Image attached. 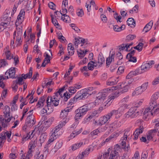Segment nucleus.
Listing matches in <instances>:
<instances>
[{
  "label": "nucleus",
  "instance_id": "1",
  "mask_svg": "<svg viewBox=\"0 0 159 159\" xmlns=\"http://www.w3.org/2000/svg\"><path fill=\"white\" fill-rule=\"evenodd\" d=\"M150 105L149 107L146 108L144 111L143 114L146 116H148L150 115H156L159 113V105L152 112V110L156 108L157 106L156 104V102L155 101H153V102H151L150 103Z\"/></svg>",
  "mask_w": 159,
  "mask_h": 159
},
{
  "label": "nucleus",
  "instance_id": "2",
  "mask_svg": "<svg viewBox=\"0 0 159 159\" xmlns=\"http://www.w3.org/2000/svg\"><path fill=\"white\" fill-rule=\"evenodd\" d=\"M58 94H57L56 93H55V95L52 97L48 96L46 100L47 107H49L52 103L55 106H57L59 104L60 99V97Z\"/></svg>",
  "mask_w": 159,
  "mask_h": 159
},
{
  "label": "nucleus",
  "instance_id": "3",
  "mask_svg": "<svg viewBox=\"0 0 159 159\" xmlns=\"http://www.w3.org/2000/svg\"><path fill=\"white\" fill-rule=\"evenodd\" d=\"M88 111L85 105L79 107L75 111L76 113L75 116V119L77 120L82 118Z\"/></svg>",
  "mask_w": 159,
  "mask_h": 159
},
{
  "label": "nucleus",
  "instance_id": "4",
  "mask_svg": "<svg viewBox=\"0 0 159 159\" xmlns=\"http://www.w3.org/2000/svg\"><path fill=\"white\" fill-rule=\"evenodd\" d=\"M108 89H104L101 92L98 93L97 98L98 102L99 101H100V102H103L108 95Z\"/></svg>",
  "mask_w": 159,
  "mask_h": 159
},
{
  "label": "nucleus",
  "instance_id": "5",
  "mask_svg": "<svg viewBox=\"0 0 159 159\" xmlns=\"http://www.w3.org/2000/svg\"><path fill=\"white\" fill-rule=\"evenodd\" d=\"M154 63V61H149L148 62H143L141 66V70L143 71L142 72L148 70L152 67V65Z\"/></svg>",
  "mask_w": 159,
  "mask_h": 159
},
{
  "label": "nucleus",
  "instance_id": "6",
  "mask_svg": "<svg viewBox=\"0 0 159 159\" xmlns=\"http://www.w3.org/2000/svg\"><path fill=\"white\" fill-rule=\"evenodd\" d=\"M93 89L92 87L87 88L84 89V90L80 91L79 92V93H80V94L81 96H82V95L84 97H83V99H84L91 95V94L89 92L92 91Z\"/></svg>",
  "mask_w": 159,
  "mask_h": 159
},
{
  "label": "nucleus",
  "instance_id": "7",
  "mask_svg": "<svg viewBox=\"0 0 159 159\" xmlns=\"http://www.w3.org/2000/svg\"><path fill=\"white\" fill-rule=\"evenodd\" d=\"M113 115L115 116V118L118 119L120 117V113L118 112V110H113L105 116L108 120Z\"/></svg>",
  "mask_w": 159,
  "mask_h": 159
},
{
  "label": "nucleus",
  "instance_id": "8",
  "mask_svg": "<svg viewBox=\"0 0 159 159\" xmlns=\"http://www.w3.org/2000/svg\"><path fill=\"white\" fill-rule=\"evenodd\" d=\"M6 108V110L3 113L4 114L5 117H9L7 119L5 120V122L7 121V122H9L11 120V119L12 118V116H10V107L8 106H6L5 107Z\"/></svg>",
  "mask_w": 159,
  "mask_h": 159
},
{
  "label": "nucleus",
  "instance_id": "9",
  "mask_svg": "<svg viewBox=\"0 0 159 159\" xmlns=\"http://www.w3.org/2000/svg\"><path fill=\"white\" fill-rule=\"evenodd\" d=\"M93 150V148L91 147L86 148L84 152H82V154H80L77 157L76 159H82L84 156L88 155L90 152H92Z\"/></svg>",
  "mask_w": 159,
  "mask_h": 159
},
{
  "label": "nucleus",
  "instance_id": "10",
  "mask_svg": "<svg viewBox=\"0 0 159 159\" xmlns=\"http://www.w3.org/2000/svg\"><path fill=\"white\" fill-rule=\"evenodd\" d=\"M32 115H30L26 119L25 124H27L28 126L31 127L35 123V121L34 120V118H32Z\"/></svg>",
  "mask_w": 159,
  "mask_h": 159
},
{
  "label": "nucleus",
  "instance_id": "11",
  "mask_svg": "<svg viewBox=\"0 0 159 159\" xmlns=\"http://www.w3.org/2000/svg\"><path fill=\"white\" fill-rule=\"evenodd\" d=\"M80 95L79 92H78L76 95L73 98L70 99L69 102V104H70V105H71L74 103L75 102H76L77 100L83 99V97H84L82 95V96H81Z\"/></svg>",
  "mask_w": 159,
  "mask_h": 159
},
{
  "label": "nucleus",
  "instance_id": "12",
  "mask_svg": "<svg viewBox=\"0 0 159 159\" xmlns=\"http://www.w3.org/2000/svg\"><path fill=\"white\" fill-rule=\"evenodd\" d=\"M143 129V126H140L139 128L136 129L133 134L134 136V139L135 140L138 139L139 135L142 133Z\"/></svg>",
  "mask_w": 159,
  "mask_h": 159
},
{
  "label": "nucleus",
  "instance_id": "13",
  "mask_svg": "<svg viewBox=\"0 0 159 159\" xmlns=\"http://www.w3.org/2000/svg\"><path fill=\"white\" fill-rule=\"evenodd\" d=\"M115 53L113 52L112 53L109 54V57H107L106 60V66L109 67L111 63L114 61Z\"/></svg>",
  "mask_w": 159,
  "mask_h": 159
},
{
  "label": "nucleus",
  "instance_id": "14",
  "mask_svg": "<svg viewBox=\"0 0 159 159\" xmlns=\"http://www.w3.org/2000/svg\"><path fill=\"white\" fill-rule=\"evenodd\" d=\"M70 109L68 108H66L62 110L60 113V117L62 119H64L68 114V112L70 111Z\"/></svg>",
  "mask_w": 159,
  "mask_h": 159
},
{
  "label": "nucleus",
  "instance_id": "15",
  "mask_svg": "<svg viewBox=\"0 0 159 159\" xmlns=\"http://www.w3.org/2000/svg\"><path fill=\"white\" fill-rule=\"evenodd\" d=\"M120 149V146L118 144H116L114 147L113 151L111 153V155L114 156V158H117L119 155L117 151H119Z\"/></svg>",
  "mask_w": 159,
  "mask_h": 159
},
{
  "label": "nucleus",
  "instance_id": "16",
  "mask_svg": "<svg viewBox=\"0 0 159 159\" xmlns=\"http://www.w3.org/2000/svg\"><path fill=\"white\" fill-rule=\"evenodd\" d=\"M15 68L11 67L9 70L7 71L5 75H6L8 74L10 78H15Z\"/></svg>",
  "mask_w": 159,
  "mask_h": 159
},
{
  "label": "nucleus",
  "instance_id": "17",
  "mask_svg": "<svg viewBox=\"0 0 159 159\" xmlns=\"http://www.w3.org/2000/svg\"><path fill=\"white\" fill-rule=\"evenodd\" d=\"M120 126V121L118 120L115 121L114 122L110 125V127H111V128H112V129H111L110 130L111 132H112L114 129L117 128Z\"/></svg>",
  "mask_w": 159,
  "mask_h": 159
},
{
  "label": "nucleus",
  "instance_id": "18",
  "mask_svg": "<svg viewBox=\"0 0 159 159\" xmlns=\"http://www.w3.org/2000/svg\"><path fill=\"white\" fill-rule=\"evenodd\" d=\"M98 64H97V61H91L88 64V67L89 70H92L94 68V66L97 67Z\"/></svg>",
  "mask_w": 159,
  "mask_h": 159
},
{
  "label": "nucleus",
  "instance_id": "19",
  "mask_svg": "<svg viewBox=\"0 0 159 159\" xmlns=\"http://www.w3.org/2000/svg\"><path fill=\"white\" fill-rule=\"evenodd\" d=\"M96 61L98 63V66L100 67L102 64L105 63V58L103 56L99 54L98 57V61Z\"/></svg>",
  "mask_w": 159,
  "mask_h": 159
},
{
  "label": "nucleus",
  "instance_id": "20",
  "mask_svg": "<svg viewBox=\"0 0 159 159\" xmlns=\"http://www.w3.org/2000/svg\"><path fill=\"white\" fill-rule=\"evenodd\" d=\"M67 50L69 55L72 56L74 54L75 52V48L74 47L72 46V45L71 43H70L68 44L67 47Z\"/></svg>",
  "mask_w": 159,
  "mask_h": 159
},
{
  "label": "nucleus",
  "instance_id": "21",
  "mask_svg": "<svg viewBox=\"0 0 159 159\" xmlns=\"http://www.w3.org/2000/svg\"><path fill=\"white\" fill-rule=\"evenodd\" d=\"M60 13L62 16L61 17V19H62L64 22L68 23H69L71 22L70 18L68 15H67L66 14H62V13L61 12Z\"/></svg>",
  "mask_w": 159,
  "mask_h": 159
},
{
  "label": "nucleus",
  "instance_id": "22",
  "mask_svg": "<svg viewBox=\"0 0 159 159\" xmlns=\"http://www.w3.org/2000/svg\"><path fill=\"white\" fill-rule=\"evenodd\" d=\"M153 24L152 21H150L144 27L143 30L145 31V33H147L151 29Z\"/></svg>",
  "mask_w": 159,
  "mask_h": 159
},
{
  "label": "nucleus",
  "instance_id": "23",
  "mask_svg": "<svg viewBox=\"0 0 159 159\" xmlns=\"http://www.w3.org/2000/svg\"><path fill=\"white\" fill-rule=\"evenodd\" d=\"M61 128V125H58L52 130L51 131L52 134H54V135L56 136H58L59 134L58 132L59 131Z\"/></svg>",
  "mask_w": 159,
  "mask_h": 159
},
{
  "label": "nucleus",
  "instance_id": "24",
  "mask_svg": "<svg viewBox=\"0 0 159 159\" xmlns=\"http://www.w3.org/2000/svg\"><path fill=\"white\" fill-rule=\"evenodd\" d=\"M127 23L129 26H130L131 27H132L133 26L134 27L135 26V21L133 18H129L128 19L127 21Z\"/></svg>",
  "mask_w": 159,
  "mask_h": 159
},
{
  "label": "nucleus",
  "instance_id": "25",
  "mask_svg": "<svg viewBox=\"0 0 159 159\" xmlns=\"http://www.w3.org/2000/svg\"><path fill=\"white\" fill-rule=\"evenodd\" d=\"M108 121L106 116H103L101 117L99 119V124L100 126H101L102 125L105 124Z\"/></svg>",
  "mask_w": 159,
  "mask_h": 159
},
{
  "label": "nucleus",
  "instance_id": "26",
  "mask_svg": "<svg viewBox=\"0 0 159 159\" xmlns=\"http://www.w3.org/2000/svg\"><path fill=\"white\" fill-rule=\"evenodd\" d=\"M143 91V89H141L140 87H137L132 93V96H134L135 95H138L141 94Z\"/></svg>",
  "mask_w": 159,
  "mask_h": 159
},
{
  "label": "nucleus",
  "instance_id": "27",
  "mask_svg": "<svg viewBox=\"0 0 159 159\" xmlns=\"http://www.w3.org/2000/svg\"><path fill=\"white\" fill-rule=\"evenodd\" d=\"M138 107V106H136L133 107H132L129 110V111L133 114L136 115V117L139 115V111L137 110V107Z\"/></svg>",
  "mask_w": 159,
  "mask_h": 159
},
{
  "label": "nucleus",
  "instance_id": "28",
  "mask_svg": "<svg viewBox=\"0 0 159 159\" xmlns=\"http://www.w3.org/2000/svg\"><path fill=\"white\" fill-rule=\"evenodd\" d=\"M34 131L31 132L30 136H29V137H28V135H24L23 136L22 138V141L21 142L22 143H23L25 141L28 140L29 139H31L33 137L34 134H33Z\"/></svg>",
  "mask_w": 159,
  "mask_h": 159
},
{
  "label": "nucleus",
  "instance_id": "29",
  "mask_svg": "<svg viewBox=\"0 0 159 159\" xmlns=\"http://www.w3.org/2000/svg\"><path fill=\"white\" fill-rule=\"evenodd\" d=\"M34 131L31 132L30 136H29V137H28V135H24L23 136L22 138V141L21 142L22 143H23L25 141L28 140L29 139H31L33 137L34 134H33Z\"/></svg>",
  "mask_w": 159,
  "mask_h": 159
},
{
  "label": "nucleus",
  "instance_id": "30",
  "mask_svg": "<svg viewBox=\"0 0 159 159\" xmlns=\"http://www.w3.org/2000/svg\"><path fill=\"white\" fill-rule=\"evenodd\" d=\"M130 112L129 111H128L125 115V118H128L130 117L131 118H134L136 117V115L135 114H133Z\"/></svg>",
  "mask_w": 159,
  "mask_h": 159
},
{
  "label": "nucleus",
  "instance_id": "31",
  "mask_svg": "<svg viewBox=\"0 0 159 159\" xmlns=\"http://www.w3.org/2000/svg\"><path fill=\"white\" fill-rule=\"evenodd\" d=\"M82 144V142H79L74 144L72 146L71 149L73 151L79 148Z\"/></svg>",
  "mask_w": 159,
  "mask_h": 159
},
{
  "label": "nucleus",
  "instance_id": "32",
  "mask_svg": "<svg viewBox=\"0 0 159 159\" xmlns=\"http://www.w3.org/2000/svg\"><path fill=\"white\" fill-rule=\"evenodd\" d=\"M99 112V111L98 110H96L94 111L92 114L89 116V117L87 118V120L88 121L89 120L91 119L93 117L97 115L98 113Z\"/></svg>",
  "mask_w": 159,
  "mask_h": 159
},
{
  "label": "nucleus",
  "instance_id": "33",
  "mask_svg": "<svg viewBox=\"0 0 159 159\" xmlns=\"http://www.w3.org/2000/svg\"><path fill=\"white\" fill-rule=\"evenodd\" d=\"M116 98V96H115L114 94L113 96H111L110 98H109L107 101H106L104 103L105 104V106L107 104V106L110 105L111 103H112V102H111L112 100L114 99L115 98Z\"/></svg>",
  "mask_w": 159,
  "mask_h": 159
},
{
  "label": "nucleus",
  "instance_id": "34",
  "mask_svg": "<svg viewBox=\"0 0 159 159\" xmlns=\"http://www.w3.org/2000/svg\"><path fill=\"white\" fill-rule=\"evenodd\" d=\"M22 17L23 18V17L21 16H20L19 15H18L17 19L15 23L16 26H17V25H19L22 23L23 20Z\"/></svg>",
  "mask_w": 159,
  "mask_h": 159
},
{
  "label": "nucleus",
  "instance_id": "35",
  "mask_svg": "<svg viewBox=\"0 0 159 159\" xmlns=\"http://www.w3.org/2000/svg\"><path fill=\"white\" fill-rule=\"evenodd\" d=\"M47 137V135L46 133L42 134L40 137L39 141L40 143L42 144L43 143L46 139Z\"/></svg>",
  "mask_w": 159,
  "mask_h": 159
},
{
  "label": "nucleus",
  "instance_id": "36",
  "mask_svg": "<svg viewBox=\"0 0 159 159\" xmlns=\"http://www.w3.org/2000/svg\"><path fill=\"white\" fill-rule=\"evenodd\" d=\"M142 72H140L139 70H136L134 71H131L129 72V75H131V77H133L139 74H140Z\"/></svg>",
  "mask_w": 159,
  "mask_h": 159
},
{
  "label": "nucleus",
  "instance_id": "37",
  "mask_svg": "<svg viewBox=\"0 0 159 159\" xmlns=\"http://www.w3.org/2000/svg\"><path fill=\"white\" fill-rule=\"evenodd\" d=\"M95 102H92L89 104H85V106L87 108L88 110H90L93 107H94L95 106Z\"/></svg>",
  "mask_w": 159,
  "mask_h": 159
},
{
  "label": "nucleus",
  "instance_id": "38",
  "mask_svg": "<svg viewBox=\"0 0 159 159\" xmlns=\"http://www.w3.org/2000/svg\"><path fill=\"white\" fill-rule=\"evenodd\" d=\"M52 118H50L48 120L45 121L44 123V125L45 127H49L51 124L52 122Z\"/></svg>",
  "mask_w": 159,
  "mask_h": 159
},
{
  "label": "nucleus",
  "instance_id": "39",
  "mask_svg": "<svg viewBox=\"0 0 159 159\" xmlns=\"http://www.w3.org/2000/svg\"><path fill=\"white\" fill-rule=\"evenodd\" d=\"M56 136H57L54 135V134H52L48 140V143L50 144V143L53 142L54 140L57 138Z\"/></svg>",
  "mask_w": 159,
  "mask_h": 159
},
{
  "label": "nucleus",
  "instance_id": "40",
  "mask_svg": "<svg viewBox=\"0 0 159 159\" xmlns=\"http://www.w3.org/2000/svg\"><path fill=\"white\" fill-rule=\"evenodd\" d=\"M62 145V143L61 142L58 141L57 143L54 148V149H56L55 151L60 148L61 147Z\"/></svg>",
  "mask_w": 159,
  "mask_h": 159
},
{
  "label": "nucleus",
  "instance_id": "41",
  "mask_svg": "<svg viewBox=\"0 0 159 159\" xmlns=\"http://www.w3.org/2000/svg\"><path fill=\"white\" fill-rule=\"evenodd\" d=\"M16 29L17 31V34L18 35H22V26H18V25L16 26Z\"/></svg>",
  "mask_w": 159,
  "mask_h": 159
},
{
  "label": "nucleus",
  "instance_id": "42",
  "mask_svg": "<svg viewBox=\"0 0 159 159\" xmlns=\"http://www.w3.org/2000/svg\"><path fill=\"white\" fill-rule=\"evenodd\" d=\"M11 20V17H9L8 19V21H6V22H2L0 25L3 26L7 27L8 25H9L10 23Z\"/></svg>",
  "mask_w": 159,
  "mask_h": 159
},
{
  "label": "nucleus",
  "instance_id": "43",
  "mask_svg": "<svg viewBox=\"0 0 159 159\" xmlns=\"http://www.w3.org/2000/svg\"><path fill=\"white\" fill-rule=\"evenodd\" d=\"M13 84L12 85V87L13 90L15 91H17V89L18 88V84L16 81L14 80L13 82Z\"/></svg>",
  "mask_w": 159,
  "mask_h": 159
},
{
  "label": "nucleus",
  "instance_id": "44",
  "mask_svg": "<svg viewBox=\"0 0 159 159\" xmlns=\"http://www.w3.org/2000/svg\"><path fill=\"white\" fill-rule=\"evenodd\" d=\"M49 106V107H48V111L46 109H45L44 108H43L42 112H43V113H47V114H48V113H49L52 112L53 111V109L52 108H51L50 106Z\"/></svg>",
  "mask_w": 159,
  "mask_h": 159
},
{
  "label": "nucleus",
  "instance_id": "45",
  "mask_svg": "<svg viewBox=\"0 0 159 159\" xmlns=\"http://www.w3.org/2000/svg\"><path fill=\"white\" fill-rule=\"evenodd\" d=\"M36 142L34 141L31 142L29 144V148H34L36 147Z\"/></svg>",
  "mask_w": 159,
  "mask_h": 159
},
{
  "label": "nucleus",
  "instance_id": "46",
  "mask_svg": "<svg viewBox=\"0 0 159 159\" xmlns=\"http://www.w3.org/2000/svg\"><path fill=\"white\" fill-rule=\"evenodd\" d=\"M18 80H15L16 81L17 84L19 85H21L23 84H24L25 82L23 81V79H22V78H21V77H18Z\"/></svg>",
  "mask_w": 159,
  "mask_h": 159
},
{
  "label": "nucleus",
  "instance_id": "47",
  "mask_svg": "<svg viewBox=\"0 0 159 159\" xmlns=\"http://www.w3.org/2000/svg\"><path fill=\"white\" fill-rule=\"evenodd\" d=\"M0 63L1 65L0 67H4L7 65V61L4 59H2L0 61Z\"/></svg>",
  "mask_w": 159,
  "mask_h": 159
},
{
  "label": "nucleus",
  "instance_id": "48",
  "mask_svg": "<svg viewBox=\"0 0 159 159\" xmlns=\"http://www.w3.org/2000/svg\"><path fill=\"white\" fill-rule=\"evenodd\" d=\"M126 58L128 59V61H131L133 62H136L137 61V58L136 57L131 56L130 57H128V58Z\"/></svg>",
  "mask_w": 159,
  "mask_h": 159
},
{
  "label": "nucleus",
  "instance_id": "49",
  "mask_svg": "<svg viewBox=\"0 0 159 159\" xmlns=\"http://www.w3.org/2000/svg\"><path fill=\"white\" fill-rule=\"evenodd\" d=\"M20 154H22L21 156V157L20 159H30V157L27 156V155H26L25 153L24 154L23 151H21Z\"/></svg>",
  "mask_w": 159,
  "mask_h": 159
},
{
  "label": "nucleus",
  "instance_id": "50",
  "mask_svg": "<svg viewBox=\"0 0 159 159\" xmlns=\"http://www.w3.org/2000/svg\"><path fill=\"white\" fill-rule=\"evenodd\" d=\"M65 86H64L63 87L59 89V90L56 92L57 94H58L60 95V97H62L61 93L62 92L65 90Z\"/></svg>",
  "mask_w": 159,
  "mask_h": 159
},
{
  "label": "nucleus",
  "instance_id": "51",
  "mask_svg": "<svg viewBox=\"0 0 159 159\" xmlns=\"http://www.w3.org/2000/svg\"><path fill=\"white\" fill-rule=\"evenodd\" d=\"M70 94H68L67 92L64 93V95L63 96L64 97L63 99L65 102L67 101L68 99L70 98Z\"/></svg>",
  "mask_w": 159,
  "mask_h": 159
},
{
  "label": "nucleus",
  "instance_id": "52",
  "mask_svg": "<svg viewBox=\"0 0 159 159\" xmlns=\"http://www.w3.org/2000/svg\"><path fill=\"white\" fill-rule=\"evenodd\" d=\"M5 55L6 56L7 59L8 60L11 59L12 57H11V53L10 51L8 50L5 52Z\"/></svg>",
  "mask_w": 159,
  "mask_h": 159
},
{
  "label": "nucleus",
  "instance_id": "53",
  "mask_svg": "<svg viewBox=\"0 0 159 159\" xmlns=\"http://www.w3.org/2000/svg\"><path fill=\"white\" fill-rule=\"evenodd\" d=\"M136 37V36L135 34H129L127 37V39L128 40H133Z\"/></svg>",
  "mask_w": 159,
  "mask_h": 159
},
{
  "label": "nucleus",
  "instance_id": "54",
  "mask_svg": "<svg viewBox=\"0 0 159 159\" xmlns=\"http://www.w3.org/2000/svg\"><path fill=\"white\" fill-rule=\"evenodd\" d=\"M101 17L102 21L104 23H106L107 21V19L106 16L102 14L101 15Z\"/></svg>",
  "mask_w": 159,
  "mask_h": 159
},
{
  "label": "nucleus",
  "instance_id": "55",
  "mask_svg": "<svg viewBox=\"0 0 159 159\" xmlns=\"http://www.w3.org/2000/svg\"><path fill=\"white\" fill-rule=\"evenodd\" d=\"M68 89L70 93H72L71 95L75 93L76 91V89H75L74 87H69Z\"/></svg>",
  "mask_w": 159,
  "mask_h": 159
},
{
  "label": "nucleus",
  "instance_id": "56",
  "mask_svg": "<svg viewBox=\"0 0 159 159\" xmlns=\"http://www.w3.org/2000/svg\"><path fill=\"white\" fill-rule=\"evenodd\" d=\"M99 132H100L98 129H97L91 132L90 133V135L91 136H93L97 135Z\"/></svg>",
  "mask_w": 159,
  "mask_h": 159
},
{
  "label": "nucleus",
  "instance_id": "57",
  "mask_svg": "<svg viewBox=\"0 0 159 159\" xmlns=\"http://www.w3.org/2000/svg\"><path fill=\"white\" fill-rule=\"evenodd\" d=\"M50 56L48 54H46V57L44 59L43 61L44 62L46 61V63L47 64L50 63Z\"/></svg>",
  "mask_w": 159,
  "mask_h": 159
},
{
  "label": "nucleus",
  "instance_id": "58",
  "mask_svg": "<svg viewBox=\"0 0 159 159\" xmlns=\"http://www.w3.org/2000/svg\"><path fill=\"white\" fill-rule=\"evenodd\" d=\"M54 44H56V45H57V43L55 39H53L52 40L50 41L49 43V48H52Z\"/></svg>",
  "mask_w": 159,
  "mask_h": 159
},
{
  "label": "nucleus",
  "instance_id": "59",
  "mask_svg": "<svg viewBox=\"0 0 159 159\" xmlns=\"http://www.w3.org/2000/svg\"><path fill=\"white\" fill-rule=\"evenodd\" d=\"M77 14L79 16L82 17L84 14L83 10L82 9L78 10L77 12Z\"/></svg>",
  "mask_w": 159,
  "mask_h": 159
},
{
  "label": "nucleus",
  "instance_id": "60",
  "mask_svg": "<svg viewBox=\"0 0 159 159\" xmlns=\"http://www.w3.org/2000/svg\"><path fill=\"white\" fill-rule=\"evenodd\" d=\"M35 157L36 159H43L44 158L43 155L40 154V153L37 154Z\"/></svg>",
  "mask_w": 159,
  "mask_h": 159
},
{
  "label": "nucleus",
  "instance_id": "61",
  "mask_svg": "<svg viewBox=\"0 0 159 159\" xmlns=\"http://www.w3.org/2000/svg\"><path fill=\"white\" fill-rule=\"evenodd\" d=\"M48 6L49 8L53 10L55 9V5L52 2H50L48 4Z\"/></svg>",
  "mask_w": 159,
  "mask_h": 159
},
{
  "label": "nucleus",
  "instance_id": "62",
  "mask_svg": "<svg viewBox=\"0 0 159 159\" xmlns=\"http://www.w3.org/2000/svg\"><path fill=\"white\" fill-rule=\"evenodd\" d=\"M9 17H8V15L7 13L4 14L2 19V20L5 21H8V19Z\"/></svg>",
  "mask_w": 159,
  "mask_h": 159
},
{
  "label": "nucleus",
  "instance_id": "63",
  "mask_svg": "<svg viewBox=\"0 0 159 159\" xmlns=\"http://www.w3.org/2000/svg\"><path fill=\"white\" fill-rule=\"evenodd\" d=\"M159 97V92L155 93L152 96V98L154 99V100L156 102V100Z\"/></svg>",
  "mask_w": 159,
  "mask_h": 159
},
{
  "label": "nucleus",
  "instance_id": "64",
  "mask_svg": "<svg viewBox=\"0 0 159 159\" xmlns=\"http://www.w3.org/2000/svg\"><path fill=\"white\" fill-rule=\"evenodd\" d=\"M159 83V77L155 79L152 81V84L153 85H155Z\"/></svg>",
  "mask_w": 159,
  "mask_h": 159
}]
</instances>
